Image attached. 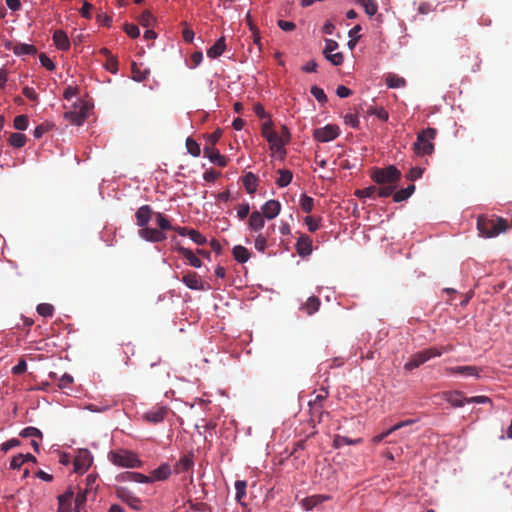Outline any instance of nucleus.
Instances as JSON below:
<instances>
[{
  "label": "nucleus",
  "mask_w": 512,
  "mask_h": 512,
  "mask_svg": "<svg viewBox=\"0 0 512 512\" xmlns=\"http://www.w3.org/2000/svg\"><path fill=\"white\" fill-rule=\"evenodd\" d=\"M402 174L394 165L384 168H374L371 173L372 180L379 185L378 196L389 197L397 188Z\"/></svg>",
  "instance_id": "obj_1"
},
{
  "label": "nucleus",
  "mask_w": 512,
  "mask_h": 512,
  "mask_svg": "<svg viewBox=\"0 0 512 512\" xmlns=\"http://www.w3.org/2000/svg\"><path fill=\"white\" fill-rule=\"evenodd\" d=\"M507 228L508 222L502 217L480 215L477 219V229L483 237H495L506 231Z\"/></svg>",
  "instance_id": "obj_2"
},
{
  "label": "nucleus",
  "mask_w": 512,
  "mask_h": 512,
  "mask_svg": "<svg viewBox=\"0 0 512 512\" xmlns=\"http://www.w3.org/2000/svg\"><path fill=\"white\" fill-rule=\"evenodd\" d=\"M437 135L435 128L428 127L420 131L417 140L413 144L414 151L417 155H431L434 152L433 140Z\"/></svg>",
  "instance_id": "obj_3"
},
{
  "label": "nucleus",
  "mask_w": 512,
  "mask_h": 512,
  "mask_svg": "<svg viewBox=\"0 0 512 512\" xmlns=\"http://www.w3.org/2000/svg\"><path fill=\"white\" fill-rule=\"evenodd\" d=\"M108 457L114 465L120 467L138 468L142 464L137 455L128 450L111 451Z\"/></svg>",
  "instance_id": "obj_4"
},
{
  "label": "nucleus",
  "mask_w": 512,
  "mask_h": 512,
  "mask_svg": "<svg viewBox=\"0 0 512 512\" xmlns=\"http://www.w3.org/2000/svg\"><path fill=\"white\" fill-rule=\"evenodd\" d=\"M442 355V351L437 347H431L422 351H419L411 356L409 361L404 365V369L411 371L418 368L431 358L439 357Z\"/></svg>",
  "instance_id": "obj_5"
},
{
  "label": "nucleus",
  "mask_w": 512,
  "mask_h": 512,
  "mask_svg": "<svg viewBox=\"0 0 512 512\" xmlns=\"http://www.w3.org/2000/svg\"><path fill=\"white\" fill-rule=\"evenodd\" d=\"M261 133L269 143L271 150L280 152L285 146V139L281 140L279 134L273 129V123L271 121H267L262 125Z\"/></svg>",
  "instance_id": "obj_6"
},
{
  "label": "nucleus",
  "mask_w": 512,
  "mask_h": 512,
  "mask_svg": "<svg viewBox=\"0 0 512 512\" xmlns=\"http://www.w3.org/2000/svg\"><path fill=\"white\" fill-rule=\"evenodd\" d=\"M340 135V129L337 125L328 124L324 127L316 128L313 131V137L316 141L326 143L336 139Z\"/></svg>",
  "instance_id": "obj_7"
},
{
  "label": "nucleus",
  "mask_w": 512,
  "mask_h": 512,
  "mask_svg": "<svg viewBox=\"0 0 512 512\" xmlns=\"http://www.w3.org/2000/svg\"><path fill=\"white\" fill-rule=\"evenodd\" d=\"M338 48V43L332 39L325 40V48L323 53L327 60H329L333 65L339 66L343 63L344 57L341 52L334 53V51Z\"/></svg>",
  "instance_id": "obj_8"
},
{
  "label": "nucleus",
  "mask_w": 512,
  "mask_h": 512,
  "mask_svg": "<svg viewBox=\"0 0 512 512\" xmlns=\"http://www.w3.org/2000/svg\"><path fill=\"white\" fill-rule=\"evenodd\" d=\"M64 118L71 124L80 126L84 123L87 118V108L85 104H80L79 107H75L74 110L67 111L64 113Z\"/></svg>",
  "instance_id": "obj_9"
},
{
  "label": "nucleus",
  "mask_w": 512,
  "mask_h": 512,
  "mask_svg": "<svg viewBox=\"0 0 512 512\" xmlns=\"http://www.w3.org/2000/svg\"><path fill=\"white\" fill-rule=\"evenodd\" d=\"M116 496L134 510H141V500L125 487L116 488Z\"/></svg>",
  "instance_id": "obj_10"
},
{
  "label": "nucleus",
  "mask_w": 512,
  "mask_h": 512,
  "mask_svg": "<svg viewBox=\"0 0 512 512\" xmlns=\"http://www.w3.org/2000/svg\"><path fill=\"white\" fill-rule=\"evenodd\" d=\"M139 236L146 241L154 243L162 242L167 238L163 231L147 226L139 230Z\"/></svg>",
  "instance_id": "obj_11"
},
{
  "label": "nucleus",
  "mask_w": 512,
  "mask_h": 512,
  "mask_svg": "<svg viewBox=\"0 0 512 512\" xmlns=\"http://www.w3.org/2000/svg\"><path fill=\"white\" fill-rule=\"evenodd\" d=\"M443 400L450 403L453 407H463L467 404V397H464L461 391H445L441 394Z\"/></svg>",
  "instance_id": "obj_12"
},
{
  "label": "nucleus",
  "mask_w": 512,
  "mask_h": 512,
  "mask_svg": "<svg viewBox=\"0 0 512 512\" xmlns=\"http://www.w3.org/2000/svg\"><path fill=\"white\" fill-rule=\"evenodd\" d=\"M481 371V368L472 365L445 368V372L448 374H461L464 376H473L476 378L480 377Z\"/></svg>",
  "instance_id": "obj_13"
},
{
  "label": "nucleus",
  "mask_w": 512,
  "mask_h": 512,
  "mask_svg": "<svg viewBox=\"0 0 512 512\" xmlns=\"http://www.w3.org/2000/svg\"><path fill=\"white\" fill-rule=\"evenodd\" d=\"M153 215L155 216V213L149 205H142L135 213L137 225L141 229L146 227Z\"/></svg>",
  "instance_id": "obj_14"
},
{
  "label": "nucleus",
  "mask_w": 512,
  "mask_h": 512,
  "mask_svg": "<svg viewBox=\"0 0 512 512\" xmlns=\"http://www.w3.org/2000/svg\"><path fill=\"white\" fill-rule=\"evenodd\" d=\"M203 152L204 156L207 157L212 163L217 164L220 167H225L227 165V158L220 154L216 148L212 146H205Z\"/></svg>",
  "instance_id": "obj_15"
},
{
  "label": "nucleus",
  "mask_w": 512,
  "mask_h": 512,
  "mask_svg": "<svg viewBox=\"0 0 512 512\" xmlns=\"http://www.w3.org/2000/svg\"><path fill=\"white\" fill-rule=\"evenodd\" d=\"M74 497V490L69 487L65 493L58 496V511L57 512H71L72 501Z\"/></svg>",
  "instance_id": "obj_16"
},
{
  "label": "nucleus",
  "mask_w": 512,
  "mask_h": 512,
  "mask_svg": "<svg viewBox=\"0 0 512 512\" xmlns=\"http://www.w3.org/2000/svg\"><path fill=\"white\" fill-rule=\"evenodd\" d=\"M168 414V409L166 407H156L147 411L144 414V419L150 423L157 424L162 422L166 415Z\"/></svg>",
  "instance_id": "obj_17"
},
{
  "label": "nucleus",
  "mask_w": 512,
  "mask_h": 512,
  "mask_svg": "<svg viewBox=\"0 0 512 512\" xmlns=\"http://www.w3.org/2000/svg\"><path fill=\"white\" fill-rule=\"evenodd\" d=\"M6 47L17 56H23V55H35L37 53V48L32 44H26V43H16L12 45L11 43H8Z\"/></svg>",
  "instance_id": "obj_18"
},
{
  "label": "nucleus",
  "mask_w": 512,
  "mask_h": 512,
  "mask_svg": "<svg viewBox=\"0 0 512 512\" xmlns=\"http://www.w3.org/2000/svg\"><path fill=\"white\" fill-rule=\"evenodd\" d=\"M281 211V204L277 200H269L262 206L263 216L267 219H274Z\"/></svg>",
  "instance_id": "obj_19"
},
{
  "label": "nucleus",
  "mask_w": 512,
  "mask_h": 512,
  "mask_svg": "<svg viewBox=\"0 0 512 512\" xmlns=\"http://www.w3.org/2000/svg\"><path fill=\"white\" fill-rule=\"evenodd\" d=\"M92 464V457L88 451L80 452L74 460V467L76 472L86 471Z\"/></svg>",
  "instance_id": "obj_20"
},
{
  "label": "nucleus",
  "mask_w": 512,
  "mask_h": 512,
  "mask_svg": "<svg viewBox=\"0 0 512 512\" xmlns=\"http://www.w3.org/2000/svg\"><path fill=\"white\" fill-rule=\"evenodd\" d=\"M297 253L305 257L312 252V240L308 235H301L296 242Z\"/></svg>",
  "instance_id": "obj_21"
},
{
  "label": "nucleus",
  "mask_w": 512,
  "mask_h": 512,
  "mask_svg": "<svg viewBox=\"0 0 512 512\" xmlns=\"http://www.w3.org/2000/svg\"><path fill=\"white\" fill-rule=\"evenodd\" d=\"M183 283L192 290H204L202 281L196 272H189L182 277Z\"/></svg>",
  "instance_id": "obj_22"
},
{
  "label": "nucleus",
  "mask_w": 512,
  "mask_h": 512,
  "mask_svg": "<svg viewBox=\"0 0 512 512\" xmlns=\"http://www.w3.org/2000/svg\"><path fill=\"white\" fill-rule=\"evenodd\" d=\"M330 500V496L328 495H313L304 498L301 503L305 510L309 511L312 510L317 505Z\"/></svg>",
  "instance_id": "obj_23"
},
{
  "label": "nucleus",
  "mask_w": 512,
  "mask_h": 512,
  "mask_svg": "<svg viewBox=\"0 0 512 512\" xmlns=\"http://www.w3.org/2000/svg\"><path fill=\"white\" fill-rule=\"evenodd\" d=\"M264 218L265 217L259 211H257V210L253 211L250 214V217L248 219L249 228L255 232L260 231L265 225Z\"/></svg>",
  "instance_id": "obj_24"
},
{
  "label": "nucleus",
  "mask_w": 512,
  "mask_h": 512,
  "mask_svg": "<svg viewBox=\"0 0 512 512\" xmlns=\"http://www.w3.org/2000/svg\"><path fill=\"white\" fill-rule=\"evenodd\" d=\"M53 41L55 46L62 51H67L70 48L69 38L63 30H56L53 34Z\"/></svg>",
  "instance_id": "obj_25"
},
{
  "label": "nucleus",
  "mask_w": 512,
  "mask_h": 512,
  "mask_svg": "<svg viewBox=\"0 0 512 512\" xmlns=\"http://www.w3.org/2000/svg\"><path fill=\"white\" fill-rule=\"evenodd\" d=\"M321 305V301L317 296H311L307 299V301L302 304L300 307L301 310H304L307 315H313L316 313Z\"/></svg>",
  "instance_id": "obj_26"
},
{
  "label": "nucleus",
  "mask_w": 512,
  "mask_h": 512,
  "mask_svg": "<svg viewBox=\"0 0 512 512\" xmlns=\"http://www.w3.org/2000/svg\"><path fill=\"white\" fill-rule=\"evenodd\" d=\"M178 252L188 260L189 264L195 268H200L202 265V261L192 252V250L179 246L177 248Z\"/></svg>",
  "instance_id": "obj_27"
},
{
  "label": "nucleus",
  "mask_w": 512,
  "mask_h": 512,
  "mask_svg": "<svg viewBox=\"0 0 512 512\" xmlns=\"http://www.w3.org/2000/svg\"><path fill=\"white\" fill-rule=\"evenodd\" d=\"M171 474L170 466L167 463L161 464L158 468L152 471V482L166 480Z\"/></svg>",
  "instance_id": "obj_28"
},
{
  "label": "nucleus",
  "mask_w": 512,
  "mask_h": 512,
  "mask_svg": "<svg viewBox=\"0 0 512 512\" xmlns=\"http://www.w3.org/2000/svg\"><path fill=\"white\" fill-rule=\"evenodd\" d=\"M92 495L89 492H86L82 489V487H78V493L74 499V512H81V510L84 508L88 496Z\"/></svg>",
  "instance_id": "obj_29"
},
{
  "label": "nucleus",
  "mask_w": 512,
  "mask_h": 512,
  "mask_svg": "<svg viewBox=\"0 0 512 512\" xmlns=\"http://www.w3.org/2000/svg\"><path fill=\"white\" fill-rule=\"evenodd\" d=\"M121 478L125 481H132L137 483H151L152 477L146 476L138 472H126L121 475Z\"/></svg>",
  "instance_id": "obj_30"
},
{
  "label": "nucleus",
  "mask_w": 512,
  "mask_h": 512,
  "mask_svg": "<svg viewBox=\"0 0 512 512\" xmlns=\"http://www.w3.org/2000/svg\"><path fill=\"white\" fill-rule=\"evenodd\" d=\"M226 48V44H225V38L224 37H221L219 38L213 46H211L208 50H207V56L210 57V58H217L219 57L220 55L223 54L224 50Z\"/></svg>",
  "instance_id": "obj_31"
},
{
  "label": "nucleus",
  "mask_w": 512,
  "mask_h": 512,
  "mask_svg": "<svg viewBox=\"0 0 512 512\" xmlns=\"http://www.w3.org/2000/svg\"><path fill=\"white\" fill-rule=\"evenodd\" d=\"M193 458L191 455H184L175 465V472L180 474L190 470L193 467Z\"/></svg>",
  "instance_id": "obj_32"
},
{
  "label": "nucleus",
  "mask_w": 512,
  "mask_h": 512,
  "mask_svg": "<svg viewBox=\"0 0 512 512\" xmlns=\"http://www.w3.org/2000/svg\"><path fill=\"white\" fill-rule=\"evenodd\" d=\"M243 186L249 194H253L257 190V177L252 172H248L243 177Z\"/></svg>",
  "instance_id": "obj_33"
},
{
  "label": "nucleus",
  "mask_w": 512,
  "mask_h": 512,
  "mask_svg": "<svg viewBox=\"0 0 512 512\" xmlns=\"http://www.w3.org/2000/svg\"><path fill=\"white\" fill-rule=\"evenodd\" d=\"M414 191H415L414 184H410L406 188L400 189L396 192L394 191L392 194L393 201L394 202H402L404 200H407L414 193Z\"/></svg>",
  "instance_id": "obj_34"
},
{
  "label": "nucleus",
  "mask_w": 512,
  "mask_h": 512,
  "mask_svg": "<svg viewBox=\"0 0 512 512\" xmlns=\"http://www.w3.org/2000/svg\"><path fill=\"white\" fill-rule=\"evenodd\" d=\"M232 254L235 260L239 263H246L250 258L249 250L242 245L234 246Z\"/></svg>",
  "instance_id": "obj_35"
},
{
  "label": "nucleus",
  "mask_w": 512,
  "mask_h": 512,
  "mask_svg": "<svg viewBox=\"0 0 512 512\" xmlns=\"http://www.w3.org/2000/svg\"><path fill=\"white\" fill-rule=\"evenodd\" d=\"M356 3L363 7L365 13L372 17L378 11V4L376 0H356Z\"/></svg>",
  "instance_id": "obj_36"
},
{
  "label": "nucleus",
  "mask_w": 512,
  "mask_h": 512,
  "mask_svg": "<svg viewBox=\"0 0 512 512\" xmlns=\"http://www.w3.org/2000/svg\"><path fill=\"white\" fill-rule=\"evenodd\" d=\"M362 442L361 438L350 439L346 436L335 435L333 440L334 448H341L343 445H356Z\"/></svg>",
  "instance_id": "obj_37"
},
{
  "label": "nucleus",
  "mask_w": 512,
  "mask_h": 512,
  "mask_svg": "<svg viewBox=\"0 0 512 512\" xmlns=\"http://www.w3.org/2000/svg\"><path fill=\"white\" fill-rule=\"evenodd\" d=\"M386 85L389 88H402L406 85V80L396 74L389 73L386 76Z\"/></svg>",
  "instance_id": "obj_38"
},
{
  "label": "nucleus",
  "mask_w": 512,
  "mask_h": 512,
  "mask_svg": "<svg viewBox=\"0 0 512 512\" xmlns=\"http://www.w3.org/2000/svg\"><path fill=\"white\" fill-rule=\"evenodd\" d=\"M26 141V136L18 132L12 133L8 139L9 144L15 148H22L26 144Z\"/></svg>",
  "instance_id": "obj_39"
},
{
  "label": "nucleus",
  "mask_w": 512,
  "mask_h": 512,
  "mask_svg": "<svg viewBox=\"0 0 512 512\" xmlns=\"http://www.w3.org/2000/svg\"><path fill=\"white\" fill-rule=\"evenodd\" d=\"M293 175L289 170H279V177L276 180V184L279 187H286L292 181Z\"/></svg>",
  "instance_id": "obj_40"
},
{
  "label": "nucleus",
  "mask_w": 512,
  "mask_h": 512,
  "mask_svg": "<svg viewBox=\"0 0 512 512\" xmlns=\"http://www.w3.org/2000/svg\"><path fill=\"white\" fill-rule=\"evenodd\" d=\"M131 72L133 80L137 82L144 81L149 74L148 70L141 71V69L137 66L135 62H133L131 65Z\"/></svg>",
  "instance_id": "obj_41"
},
{
  "label": "nucleus",
  "mask_w": 512,
  "mask_h": 512,
  "mask_svg": "<svg viewBox=\"0 0 512 512\" xmlns=\"http://www.w3.org/2000/svg\"><path fill=\"white\" fill-rule=\"evenodd\" d=\"M247 482L244 480H237L235 482L236 500L242 504V499L246 496Z\"/></svg>",
  "instance_id": "obj_42"
},
{
  "label": "nucleus",
  "mask_w": 512,
  "mask_h": 512,
  "mask_svg": "<svg viewBox=\"0 0 512 512\" xmlns=\"http://www.w3.org/2000/svg\"><path fill=\"white\" fill-rule=\"evenodd\" d=\"M96 480L97 477L95 475H87L85 479V487L82 489L85 490L86 492L91 493L94 496L97 490Z\"/></svg>",
  "instance_id": "obj_43"
},
{
  "label": "nucleus",
  "mask_w": 512,
  "mask_h": 512,
  "mask_svg": "<svg viewBox=\"0 0 512 512\" xmlns=\"http://www.w3.org/2000/svg\"><path fill=\"white\" fill-rule=\"evenodd\" d=\"M155 218L161 231L164 232L165 230L173 229V226L171 225L170 221L162 213L156 212Z\"/></svg>",
  "instance_id": "obj_44"
},
{
  "label": "nucleus",
  "mask_w": 512,
  "mask_h": 512,
  "mask_svg": "<svg viewBox=\"0 0 512 512\" xmlns=\"http://www.w3.org/2000/svg\"><path fill=\"white\" fill-rule=\"evenodd\" d=\"M376 192H378V188L376 186H369L363 189H357L354 195L358 198H371Z\"/></svg>",
  "instance_id": "obj_45"
},
{
  "label": "nucleus",
  "mask_w": 512,
  "mask_h": 512,
  "mask_svg": "<svg viewBox=\"0 0 512 512\" xmlns=\"http://www.w3.org/2000/svg\"><path fill=\"white\" fill-rule=\"evenodd\" d=\"M367 114L375 115L378 119L382 121H387L389 118L387 111L383 107H369L367 109Z\"/></svg>",
  "instance_id": "obj_46"
},
{
  "label": "nucleus",
  "mask_w": 512,
  "mask_h": 512,
  "mask_svg": "<svg viewBox=\"0 0 512 512\" xmlns=\"http://www.w3.org/2000/svg\"><path fill=\"white\" fill-rule=\"evenodd\" d=\"M267 240L268 235H264L262 233L258 234L254 241L255 249L261 253H264L267 247Z\"/></svg>",
  "instance_id": "obj_47"
},
{
  "label": "nucleus",
  "mask_w": 512,
  "mask_h": 512,
  "mask_svg": "<svg viewBox=\"0 0 512 512\" xmlns=\"http://www.w3.org/2000/svg\"><path fill=\"white\" fill-rule=\"evenodd\" d=\"M20 436L23 438L36 437L42 439V432L36 427H26L20 432Z\"/></svg>",
  "instance_id": "obj_48"
},
{
  "label": "nucleus",
  "mask_w": 512,
  "mask_h": 512,
  "mask_svg": "<svg viewBox=\"0 0 512 512\" xmlns=\"http://www.w3.org/2000/svg\"><path fill=\"white\" fill-rule=\"evenodd\" d=\"M187 151L194 157H198L201 153L199 144L192 138L186 140Z\"/></svg>",
  "instance_id": "obj_49"
},
{
  "label": "nucleus",
  "mask_w": 512,
  "mask_h": 512,
  "mask_svg": "<svg viewBox=\"0 0 512 512\" xmlns=\"http://www.w3.org/2000/svg\"><path fill=\"white\" fill-rule=\"evenodd\" d=\"M37 312L43 317H52L54 313V307L49 303H41L37 306Z\"/></svg>",
  "instance_id": "obj_50"
},
{
  "label": "nucleus",
  "mask_w": 512,
  "mask_h": 512,
  "mask_svg": "<svg viewBox=\"0 0 512 512\" xmlns=\"http://www.w3.org/2000/svg\"><path fill=\"white\" fill-rule=\"evenodd\" d=\"M314 206V200L312 197L307 196L306 194L302 195L300 199V207L304 212L310 213Z\"/></svg>",
  "instance_id": "obj_51"
},
{
  "label": "nucleus",
  "mask_w": 512,
  "mask_h": 512,
  "mask_svg": "<svg viewBox=\"0 0 512 512\" xmlns=\"http://www.w3.org/2000/svg\"><path fill=\"white\" fill-rule=\"evenodd\" d=\"M310 407V413L312 420L317 419L318 422L321 421V416L324 413L323 411V405L316 403V404H309Z\"/></svg>",
  "instance_id": "obj_52"
},
{
  "label": "nucleus",
  "mask_w": 512,
  "mask_h": 512,
  "mask_svg": "<svg viewBox=\"0 0 512 512\" xmlns=\"http://www.w3.org/2000/svg\"><path fill=\"white\" fill-rule=\"evenodd\" d=\"M14 128L20 131H24L28 127V117L26 115H18L14 119Z\"/></svg>",
  "instance_id": "obj_53"
},
{
  "label": "nucleus",
  "mask_w": 512,
  "mask_h": 512,
  "mask_svg": "<svg viewBox=\"0 0 512 512\" xmlns=\"http://www.w3.org/2000/svg\"><path fill=\"white\" fill-rule=\"evenodd\" d=\"M73 383V377L70 374L64 373L59 379H58V387L61 390L67 389L71 386Z\"/></svg>",
  "instance_id": "obj_54"
},
{
  "label": "nucleus",
  "mask_w": 512,
  "mask_h": 512,
  "mask_svg": "<svg viewBox=\"0 0 512 512\" xmlns=\"http://www.w3.org/2000/svg\"><path fill=\"white\" fill-rule=\"evenodd\" d=\"M189 238L198 245H204L207 242L206 237L195 229H191Z\"/></svg>",
  "instance_id": "obj_55"
},
{
  "label": "nucleus",
  "mask_w": 512,
  "mask_h": 512,
  "mask_svg": "<svg viewBox=\"0 0 512 512\" xmlns=\"http://www.w3.org/2000/svg\"><path fill=\"white\" fill-rule=\"evenodd\" d=\"M105 68L113 74L117 73L118 61L112 54H109V57L106 59Z\"/></svg>",
  "instance_id": "obj_56"
},
{
  "label": "nucleus",
  "mask_w": 512,
  "mask_h": 512,
  "mask_svg": "<svg viewBox=\"0 0 512 512\" xmlns=\"http://www.w3.org/2000/svg\"><path fill=\"white\" fill-rule=\"evenodd\" d=\"M310 92L320 103L327 101V96L322 88L318 86H312Z\"/></svg>",
  "instance_id": "obj_57"
},
{
  "label": "nucleus",
  "mask_w": 512,
  "mask_h": 512,
  "mask_svg": "<svg viewBox=\"0 0 512 512\" xmlns=\"http://www.w3.org/2000/svg\"><path fill=\"white\" fill-rule=\"evenodd\" d=\"M250 212V205L249 203L245 202L237 207V216L240 220H244Z\"/></svg>",
  "instance_id": "obj_58"
},
{
  "label": "nucleus",
  "mask_w": 512,
  "mask_h": 512,
  "mask_svg": "<svg viewBox=\"0 0 512 512\" xmlns=\"http://www.w3.org/2000/svg\"><path fill=\"white\" fill-rule=\"evenodd\" d=\"M39 60L41 65L45 67L47 70L53 71L55 69V64L45 53H41L39 55Z\"/></svg>",
  "instance_id": "obj_59"
},
{
  "label": "nucleus",
  "mask_w": 512,
  "mask_h": 512,
  "mask_svg": "<svg viewBox=\"0 0 512 512\" xmlns=\"http://www.w3.org/2000/svg\"><path fill=\"white\" fill-rule=\"evenodd\" d=\"M423 172H424V169H422L420 167H413L409 170L408 174L406 175V178L409 181H415V180L421 178Z\"/></svg>",
  "instance_id": "obj_60"
},
{
  "label": "nucleus",
  "mask_w": 512,
  "mask_h": 512,
  "mask_svg": "<svg viewBox=\"0 0 512 512\" xmlns=\"http://www.w3.org/2000/svg\"><path fill=\"white\" fill-rule=\"evenodd\" d=\"M471 403H477V404H486L489 403L491 406H493L492 400L487 396H473L467 398V404Z\"/></svg>",
  "instance_id": "obj_61"
},
{
  "label": "nucleus",
  "mask_w": 512,
  "mask_h": 512,
  "mask_svg": "<svg viewBox=\"0 0 512 512\" xmlns=\"http://www.w3.org/2000/svg\"><path fill=\"white\" fill-rule=\"evenodd\" d=\"M124 31L131 38H137L140 35L139 28L134 24H129V23L125 24Z\"/></svg>",
  "instance_id": "obj_62"
},
{
  "label": "nucleus",
  "mask_w": 512,
  "mask_h": 512,
  "mask_svg": "<svg viewBox=\"0 0 512 512\" xmlns=\"http://www.w3.org/2000/svg\"><path fill=\"white\" fill-rule=\"evenodd\" d=\"M154 21V17L150 11L145 10L140 16V23L142 26L148 27Z\"/></svg>",
  "instance_id": "obj_63"
},
{
  "label": "nucleus",
  "mask_w": 512,
  "mask_h": 512,
  "mask_svg": "<svg viewBox=\"0 0 512 512\" xmlns=\"http://www.w3.org/2000/svg\"><path fill=\"white\" fill-rule=\"evenodd\" d=\"M304 221H305V224L307 225V228L310 232H315L316 230H318L319 220H317L311 216H307V217H305Z\"/></svg>",
  "instance_id": "obj_64"
}]
</instances>
